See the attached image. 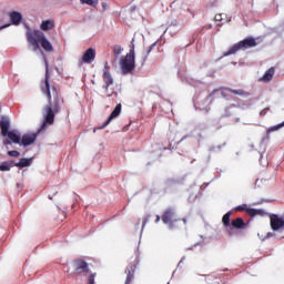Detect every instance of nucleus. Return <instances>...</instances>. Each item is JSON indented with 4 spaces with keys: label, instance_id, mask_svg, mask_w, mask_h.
<instances>
[{
    "label": "nucleus",
    "instance_id": "obj_15",
    "mask_svg": "<svg viewBox=\"0 0 284 284\" xmlns=\"http://www.w3.org/2000/svg\"><path fill=\"white\" fill-rule=\"evenodd\" d=\"M246 213L252 219H255L256 216L265 217L267 215L266 211H264L262 209H247Z\"/></svg>",
    "mask_w": 284,
    "mask_h": 284
},
{
    "label": "nucleus",
    "instance_id": "obj_14",
    "mask_svg": "<svg viewBox=\"0 0 284 284\" xmlns=\"http://www.w3.org/2000/svg\"><path fill=\"white\" fill-rule=\"evenodd\" d=\"M245 226H246L245 222L243 221L242 217L232 220L229 225L230 230H243V229H245Z\"/></svg>",
    "mask_w": 284,
    "mask_h": 284
},
{
    "label": "nucleus",
    "instance_id": "obj_32",
    "mask_svg": "<svg viewBox=\"0 0 284 284\" xmlns=\"http://www.w3.org/2000/svg\"><path fill=\"white\" fill-rule=\"evenodd\" d=\"M267 110H270V108H265L264 110L260 111V115L264 116Z\"/></svg>",
    "mask_w": 284,
    "mask_h": 284
},
{
    "label": "nucleus",
    "instance_id": "obj_7",
    "mask_svg": "<svg viewBox=\"0 0 284 284\" xmlns=\"http://www.w3.org/2000/svg\"><path fill=\"white\" fill-rule=\"evenodd\" d=\"M0 130H2V135L14 144H21V135L13 131H9V120L0 121Z\"/></svg>",
    "mask_w": 284,
    "mask_h": 284
},
{
    "label": "nucleus",
    "instance_id": "obj_28",
    "mask_svg": "<svg viewBox=\"0 0 284 284\" xmlns=\"http://www.w3.org/2000/svg\"><path fill=\"white\" fill-rule=\"evenodd\" d=\"M10 170H11V168L8 164L0 165V171H2V172H7V171H10Z\"/></svg>",
    "mask_w": 284,
    "mask_h": 284
},
{
    "label": "nucleus",
    "instance_id": "obj_3",
    "mask_svg": "<svg viewBox=\"0 0 284 284\" xmlns=\"http://www.w3.org/2000/svg\"><path fill=\"white\" fill-rule=\"evenodd\" d=\"M159 221H163L170 230H174L176 223L180 222V219L176 216V211H174V209H166L164 210L163 215L156 216L155 223L158 224Z\"/></svg>",
    "mask_w": 284,
    "mask_h": 284
},
{
    "label": "nucleus",
    "instance_id": "obj_36",
    "mask_svg": "<svg viewBox=\"0 0 284 284\" xmlns=\"http://www.w3.org/2000/svg\"><path fill=\"white\" fill-rule=\"evenodd\" d=\"M182 221H183V224H186V223H187V220H186V219H183Z\"/></svg>",
    "mask_w": 284,
    "mask_h": 284
},
{
    "label": "nucleus",
    "instance_id": "obj_1",
    "mask_svg": "<svg viewBox=\"0 0 284 284\" xmlns=\"http://www.w3.org/2000/svg\"><path fill=\"white\" fill-rule=\"evenodd\" d=\"M49 80L50 75L49 71L47 70L44 80L41 81V92L44 97H47L49 104L44 105L43 108V124H41L39 131H44L47 125L54 124V119L57 114L60 113L63 105V97L60 89H58L57 85L50 87Z\"/></svg>",
    "mask_w": 284,
    "mask_h": 284
},
{
    "label": "nucleus",
    "instance_id": "obj_16",
    "mask_svg": "<svg viewBox=\"0 0 284 284\" xmlns=\"http://www.w3.org/2000/svg\"><path fill=\"white\" fill-rule=\"evenodd\" d=\"M55 24H54V20L52 19H48L41 22V24L39 26V28L41 29V31H51L52 29H54Z\"/></svg>",
    "mask_w": 284,
    "mask_h": 284
},
{
    "label": "nucleus",
    "instance_id": "obj_34",
    "mask_svg": "<svg viewBox=\"0 0 284 284\" xmlns=\"http://www.w3.org/2000/svg\"><path fill=\"white\" fill-rule=\"evenodd\" d=\"M216 92L217 90H213V92L210 93V97H213Z\"/></svg>",
    "mask_w": 284,
    "mask_h": 284
},
{
    "label": "nucleus",
    "instance_id": "obj_35",
    "mask_svg": "<svg viewBox=\"0 0 284 284\" xmlns=\"http://www.w3.org/2000/svg\"><path fill=\"white\" fill-rule=\"evenodd\" d=\"M221 95H223V98H226V94H225V92H221Z\"/></svg>",
    "mask_w": 284,
    "mask_h": 284
},
{
    "label": "nucleus",
    "instance_id": "obj_25",
    "mask_svg": "<svg viewBox=\"0 0 284 284\" xmlns=\"http://www.w3.org/2000/svg\"><path fill=\"white\" fill-rule=\"evenodd\" d=\"M247 210H253V209H247V204H242V205L235 206L234 209L235 212H247Z\"/></svg>",
    "mask_w": 284,
    "mask_h": 284
},
{
    "label": "nucleus",
    "instance_id": "obj_29",
    "mask_svg": "<svg viewBox=\"0 0 284 284\" xmlns=\"http://www.w3.org/2000/svg\"><path fill=\"white\" fill-rule=\"evenodd\" d=\"M214 20H215V22H221V21H223V17L221 14H215Z\"/></svg>",
    "mask_w": 284,
    "mask_h": 284
},
{
    "label": "nucleus",
    "instance_id": "obj_33",
    "mask_svg": "<svg viewBox=\"0 0 284 284\" xmlns=\"http://www.w3.org/2000/svg\"><path fill=\"white\" fill-rule=\"evenodd\" d=\"M8 27H9V24H4V26L0 27V31H2L3 29H6Z\"/></svg>",
    "mask_w": 284,
    "mask_h": 284
},
{
    "label": "nucleus",
    "instance_id": "obj_31",
    "mask_svg": "<svg viewBox=\"0 0 284 284\" xmlns=\"http://www.w3.org/2000/svg\"><path fill=\"white\" fill-rule=\"evenodd\" d=\"M149 220H150V215L145 216L144 222H142V227L146 226V223Z\"/></svg>",
    "mask_w": 284,
    "mask_h": 284
},
{
    "label": "nucleus",
    "instance_id": "obj_11",
    "mask_svg": "<svg viewBox=\"0 0 284 284\" xmlns=\"http://www.w3.org/2000/svg\"><path fill=\"white\" fill-rule=\"evenodd\" d=\"M37 139H38V133L24 134V135H22V138L20 139L19 145H22V146H24V148H28V146L32 145L33 142H36Z\"/></svg>",
    "mask_w": 284,
    "mask_h": 284
},
{
    "label": "nucleus",
    "instance_id": "obj_20",
    "mask_svg": "<svg viewBox=\"0 0 284 284\" xmlns=\"http://www.w3.org/2000/svg\"><path fill=\"white\" fill-rule=\"evenodd\" d=\"M14 166L20 168V169H24L30 166V160L22 158L20 159L19 163H14Z\"/></svg>",
    "mask_w": 284,
    "mask_h": 284
},
{
    "label": "nucleus",
    "instance_id": "obj_22",
    "mask_svg": "<svg viewBox=\"0 0 284 284\" xmlns=\"http://www.w3.org/2000/svg\"><path fill=\"white\" fill-rule=\"evenodd\" d=\"M230 216H232V211H229V213L224 214L223 216V225L224 227L230 226Z\"/></svg>",
    "mask_w": 284,
    "mask_h": 284
},
{
    "label": "nucleus",
    "instance_id": "obj_12",
    "mask_svg": "<svg viewBox=\"0 0 284 284\" xmlns=\"http://www.w3.org/2000/svg\"><path fill=\"white\" fill-rule=\"evenodd\" d=\"M74 272L77 274L88 273V263L82 258H77L73 261Z\"/></svg>",
    "mask_w": 284,
    "mask_h": 284
},
{
    "label": "nucleus",
    "instance_id": "obj_24",
    "mask_svg": "<svg viewBox=\"0 0 284 284\" xmlns=\"http://www.w3.org/2000/svg\"><path fill=\"white\" fill-rule=\"evenodd\" d=\"M80 3L90 6V7H95L98 6V0H80Z\"/></svg>",
    "mask_w": 284,
    "mask_h": 284
},
{
    "label": "nucleus",
    "instance_id": "obj_2",
    "mask_svg": "<svg viewBox=\"0 0 284 284\" xmlns=\"http://www.w3.org/2000/svg\"><path fill=\"white\" fill-rule=\"evenodd\" d=\"M26 40L31 45V50L33 52H38L40 50V47L44 50V52H52L54 49L52 48V43L49 42L47 37H44V33L39 30L34 31H28L26 33Z\"/></svg>",
    "mask_w": 284,
    "mask_h": 284
},
{
    "label": "nucleus",
    "instance_id": "obj_13",
    "mask_svg": "<svg viewBox=\"0 0 284 284\" xmlns=\"http://www.w3.org/2000/svg\"><path fill=\"white\" fill-rule=\"evenodd\" d=\"M95 60V50L90 48L85 50L84 54H82L81 62L85 64H90Z\"/></svg>",
    "mask_w": 284,
    "mask_h": 284
},
{
    "label": "nucleus",
    "instance_id": "obj_4",
    "mask_svg": "<svg viewBox=\"0 0 284 284\" xmlns=\"http://www.w3.org/2000/svg\"><path fill=\"white\" fill-rule=\"evenodd\" d=\"M103 82H104L103 84L104 95H106V98H110L112 95H118L116 91L110 88L112 84H114V79L112 78V74H110L109 62H104Z\"/></svg>",
    "mask_w": 284,
    "mask_h": 284
},
{
    "label": "nucleus",
    "instance_id": "obj_5",
    "mask_svg": "<svg viewBox=\"0 0 284 284\" xmlns=\"http://www.w3.org/2000/svg\"><path fill=\"white\" fill-rule=\"evenodd\" d=\"M254 47H256V40L247 38L230 47L229 51L223 53V57H230L232 54H236L240 50L253 49Z\"/></svg>",
    "mask_w": 284,
    "mask_h": 284
},
{
    "label": "nucleus",
    "instance_id": "obj_26",
    "mask_svg": "<svg viewBox=\"0 0 284 284\" xmlns=\"http://www.w3.org/2000/svg\"><path fill=\"white\" fill-rule=\"evenodd\" d=\"M7 155L17 159V158L21 156V153H19V151H17V150H12V151H7Z\"/></svg>",
    "mask_w": 284,
    "mask_h": 284
},
{
    "label": "nucleus",
    "instance_id": "obj_30",
    "mask_svg": "<svg viewBox=\"0 0 284 284\" xmlns=\"http://www.w3.org/2000/svg\"><path fill=\"white\" fill-rule=\"evenodd\" d=\"M156 44L158 43L151 44L150 48L148 49L146 53L150 54L152 52L153 48H155Z\"/></svg>",
    "mask_w": 284,
    "mask_h": 284
},
{
    "label": "nucleus",
    "instance_id": "obj_6",
    "mask_svg": "<svg viewBox=\"0 0 284 284\" xmlns=\"http://www.w3.org/2000/svg\"><path fill=\"white\" fill-rule=\"evenodd\" d=\"M120 67L122 68L123 74H129L134 70V44L131 42L128 55L123 57L120 61Z\"/></svg>",
    "mask_w": 284,
    "mask_h": 284
},
{
    "label": "nucleus",
    "instance_id": "obj_19",
    "mask_svg": "<svg viewBox=\"0 0 284 284\" xmlns=\"http://www.w3.org/2000/svg\"><path fill=\"white\" fill-rule=\"evenodd\" d=\"M226 92H230L234 95H240V97H247V92H245L244 90L242 89H230V88H226Z\"/></svg>",
    "mask_w": 284,
    "mask_h": 284
},
{
    "label": "nucleus",
    "instance_id": "obj_9",
    "mask_svg": "<svg viewBox=\"0 0 284 284\" xmlns=\"http://www.w3.org/2000/svg\"><path fill=\"white\" fill-rule=\"evenodd\" d=\"M271 230H284V219L278 217L277 214H270Z\"/></svg>",
    "mask_w": 284,
    "mask_h": 284
},
{
    "label": "nucleus",
    "instance_id": "obj_17",
    "mask_svg": "<svg viewBox=\"0 0 284 284\" xmlns=\"http://www.w3.org/2000/svg\"><path fill=\"white\" fill-rule=\"evenodd\" d=\"M9 18L11 19V23L14 26H19L22 20V16L20 12L13 11L9 14Z\"/></svg>",
    "mask_w": 284,
    "mask_h": 284
},
{
    "label": "nucleus",
    "instance_id": "obj_23",
    "mask_svg": "<svg viewBox=\"0 0 284 284\" xmlns=\"http://www.w3.org/2000/svg\"><path fill=\"white\" fill-rule=\"evenodd\" d=\"M284 128V122L280 123V124H276L274 126H271L270 129H267V133H272V132H275V131H278L281 129Z\"/></svg>",
    "mask_w": 284,
    "mask_h": 284
},
{
    "label": "nucleus",
    "instance_id": "obj_10",
    "mask_svg": "<svg viewBox=\"0 0 284 284\" xmlns=\"http://www.w3.org/2000/svg\"><path fill=\"white\" fill-rule=\"evenodd\" d=\"M120 113H122V104L118 103V104H115V108L112 111V113H110L109 119H106V121H104L103 125H101V128H98V130H105V128L109 126V124L112 120L120 116Z\"/></svg>",
    "mask_w": 284,
    "mask_h": 284
},
{
    "label": "nucleus",
    "instance_id": "obj_21",
    "mask_svg": "<svg viewBox=\"0 0 284 284\" xmlns=\"http://www.w3.org/2000/svg\"><path fill=\"white\" fill-rule=\"evenodd\" d=\"M112 51L114 53V57L118 58L120 57V54H122L123 49L120 44H114V47H112Z\"/></svg>",
    "mask_w": 284,
    "mask_h": 284
},
{
    "label": "nucleus",
    "instance_id": "obj_18",
    "mask_svg": "<svg viewBox=\"0 0 284 284\" xmlns=\"http://www.w3.org/2000/svg\"><path fill=\"white\" fill-rule=\"evenodd\" d=\"M273 74H275V69L270 68V69H267V71H265L264 75L262 78H260V81L270 82L273 79Z\"/></svg>",
    "mask_w": 284,
    "mask_h": 284
},
{
    "label": "nucleus",
    "instance_id": "obj_8",
    "mask_svg": "<svg viewBox=\"0 0 284 284\" xmlns=\"http://www.w3.org/2000/svg\"><path fill=\"white\" fill-rule=\"evenodd\" d=\"M138 265H139V258L135 257L134 262L129 264L128 268L125 270V274L128 276L125 277L124 284H133L134 283V272L136 271Z\"/></svg>",
    "mask_w": 284,
    "mask_h": 284
},
{
    "label": "nucleus",
    "instance_id": "obj_27",
    "mask_svg": "<svg viewBox=\"0 0 284 284\" xmlns=\"http://www.w3.org/2000/svg\"><path fill=\"white\" fill-rule=\"evenodd\" d=\"M88 284H95V273L90 275V277L88 280Z\"/></svg>",
    "mask_w": 284,
    "mask_h": 284
}]
</instances>
